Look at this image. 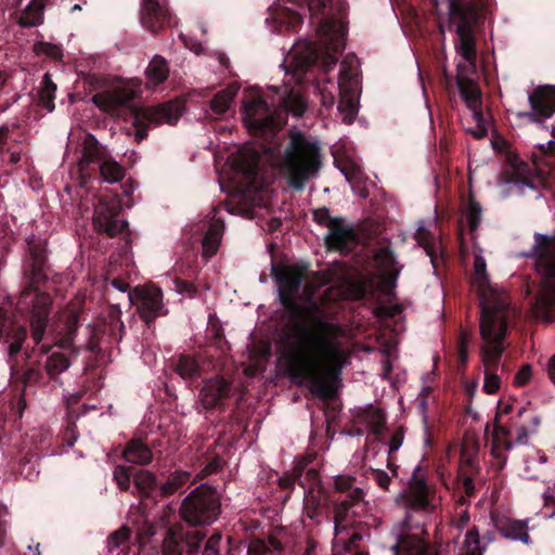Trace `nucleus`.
I'll list each match as a JSON object with an SVG mask.
<instances>
[{
    "label": "nucleus",
    "mask_w": 555,
    "mask_h": 555,
    "mask_svg": "<svg viewBox=\"0 0 555 555\" xmlns=\"http://www.w3.org/2000/svg\"><path fill=\"white\" fill-rule=\"evenodd\" d=\"M29 257L24 263L25 286L16 302V310L29 321L33 348H24L27 328L13 320L11 312L0 308V343L7 346L10 382L24 391L42 383L44 375L57 382L70 366L69 350H53L57 346L42 343L50 320L52 298L40 287L49 279L47 242L39 237L27 240Z\"/></svg>",
    "instance_id": "f257e3e1"
},
{
    "label": "nucleus",
    "mask_w": 555,
    "mask_h": 555,
    "mask_svg": "<svg viewBox=\"0 0 555 555\" xmlns=\"http://www.w3.org/2000/svg\"><path fill=\"white\" fill-rule=\"evenodd\" d=\"M287 280L291 289L297 292L301 284V274L293 273L288 276V270L280 259V305L288 310L295 323L298 340L288 362L291 380L308 388L313 397L332 400L337 395L335 380L339 372L328 369L326 360H336L340 352L324 336L309 327L308 323L314 319L320 326H325L326 323L314 317L310 308L296 302L281 287Z\"/></svg>",
    "instance_id": "f03ea898"
},
{
    "label": "nucleus",
    "mask_w": 555,
    "mask_h": 555,
    "mask_svg": "<svg viewBox=\"0 0 555 555\" xmlns=\"http://www.w3.org/2000/svg\"><path fill=\"white\" fill-rule=\"evenodd\" d=\"M241 114L256 142L240 150L234 166L243 175L246 191L257 198L258 205L270 207L274 203L273 184L278 177V108H271L257 94L244 100Z\"/></svg>",
    "instance_id": "7ed1b4c3"
},
{
    "label": "nucleus",
    "mask_w": 555,
    "mask_h": 555,
    "mask_svg": "<svg viewBox=\"0 0 555 555\" xmlns=\"http://www.w3.org/2000/svg\"><path fill=\"white\" fill-rule=\"evenodd\" d=\"M434 492L430 491L424 468L417 465L405 489L398 495V502L405 515L392 533L396 542L391 545L393 555H439L430 544L428 533L421 521H414V514L428 515L434 512Z\"/></svg>",
    "instance_id": "20e7f679"
},
{
    "label": "nucleus",
    "mask_w": 555,
    "mask_h": 555,
    "mask_svg": "<svg viewBox=\"0 0 555 555\" xmlns=\"http://www.w3.org/2000/svg\"><path fill=\"white\" fill-rule=\"evenodd\" d=\"M356 478L338 476L334 480L337 498L333 500L334 530L332 555H369L359 548L363 539V524L360 518L367 512L362 488L354 486Z\"/></svg>",
    "instance_id": "39448f33"
},
{
    "label": "nucleus",
    "mask_w": 555,
    "mask_h": 555,
    "mask_svg": "<svg viewBox=\"0 0 555 555\" xmlns=\"http://www.w3.org/2000/svg\"><path fill=\"white\" fill-rule=\"evenodd\" d=\"M315 453H306L296 457L291 469L280 477V492L286 491L283 504L289 499L291 492L298 485L304 489V511L310 519H317L323 509L333 503L328 492L321 485L319 470L311 466Z\"/></svg>",
    "instance_id": "423d86ee"
},
{
    "label": "nucleus",
    "mask_w": 555,
    "mask_h": 555,
    "mask_svg": "<svg viewBox=\"0 0 555 555\" xmlns=\"http://www.w3.org/2000/svg\"><path fill=\"white\" fill-rule=\"evenodd\" d=\"M321 165V149L318 142L295 128L291 129L283 158L280 155V169H284L288 186L295 191H302L307 181L318 173Z\"/></svg>",
    "instance_id": "0eeeda50"
},
{
    "label": "nucleus",
    "mask_w": 555,
    "mask_h": 555,
    "mask_svg": "<svg viewBox=\"0 0 555 555\" xmlns=\"http://www.w3.org/2000/svg\"><path fill=\"white\" fill-rule=\"evenodd\" d=\"M504 307V304H501L496 309L485 307L480 321V335L483 340L480 348V356L485 365L483 390L489 395L495 393L501 384L496 370L505 350L504 341L507 333Z\"/></svg>",
    "instance_id": "6e6552de"
},
{
    "label": "nucleus",
    "mask_w": 555,
    "mask_h": 555,
    "mask_svg": "<svg viewBox=\"0 0 555 555\" xmlns=\"http://www.w3.org/2000/svg\"><path fill=\"white\" fill-rule=\"evenodd\" d=\"M436 10L446 7L449 28L455 31V49L467 62L477 57L475 26L481 21L489 0H431Z\"/></svg>",
    "instance_id": "1a4fd4ad"
},
{
    "label": "nucleus",
    "mask_w": 555,
    "mask_h": 555,
    "mask_svg": "<svg viewBox=\"0 0 555 555\" xmlns=\"http://www.w3.org/2000/svg\"><path fill=\"white\" fill-rule=\"evenodd\" d=\"M261 310L262 306L259 307V311ZM273 346L278 352V310H273L269 315L259 312V322L246 346L247 360L244 372L247 376L254 377L266 370Z\"/></svg>",
    "instance_id": "9d476101"
},
{
    "label": "nucleus",
    "mask_w": 555,
    "mask_h": 555,
    "mask_svg": "<svg viewBox=\"0 0 555 555\" xmlns=\"http://www.w3.org/2000/svg\"><path fill=\"white\" fill-rule=\"evenodd\" d=\"M220 512L219 494L207 485H201L191 491L180 506L181 518L193 527L211 525L218 519Z\"/></svg>",
    "instance_id": "9b49d317"
},
{
    "label": "nucleus",
    "mask_w": 555,
    "mask_h": 555,
    "mask_svg": "<svg viewBox=\"0 0 555 555\" xmlns=\"http://www.w3.org/2000/svg\"><path fill=\"white\" fill-rule=\"evenodd\" d=\"M93 225L98 233L108 237L125 234L126 244L130 243L129 224L124 217L121 201L116 196H104L99 199L94 207Z\"/></svg>",
    "instance_id": "f8f14e48"
},
{
    "label": "nucleus",
    "mask_w": 555,
    "mask_h": 555,
    "mask_svg": "<svg viewBox=\"0 0 555 555\" xmlns=\"http://www.w3.org/2000/svg\"><path fill=\"white\" fill-rule=\"evenodd\" d=\"M82 313L83 309L80 305L70 304L57 313L50 324L49 331L47 330L53 346H57L62 350H69L70 354L75 357H78L80 351V348L75 345V337L82 320Z\"/></svg>",
    "instance_id": "ddd939ff"
},
{
    "label": "nucleus",
    "mask_w": 555,
    "mask_h": 555,
    "mask_svg": "<svg viewBox=\"0 0 555 555\" xmlns=\"http://www.w3.org/2000/svg\"><path fill=\"white\" fill-rule=\"evenodd\" d=\"M86 347L92 353H100V344L107 340L109 344L119 343L125 333V325L121 321V309L118 305H112L108 309L107 317L100 323L87 327Z\"/></svg>",
    "instance_id": "4468645a"
},
{
    "label": "nucleus",
    "mask_w": 555,
    "mask_h": 555,
    "mask_svg": "<svg viewBox=\"0 0 555 555\" xmlns=\"http://www.w3.org/2000/svg\"><path fill=\"white\" fill-rule=\"evenodd\" d=\"M91 165L98 166L100 175L105 182H119L125 177V168L111 156H106L95 137L88 134L85 141L80 166L82 170H88Z\"/></svg>",
    "instance_id": "2eb2a0df"
},
{
    "label": "nucleus",
    "mask_w": 555,
    "mask_h": 555,
    "mask_svg": "<svg viewBox=\"0 0 555 555\" xmlns=\"http://www.w3.org/2000/svg\"><path fill=\"white\" fill-rule=\"evenodd\" d=\"M183 106L179 103L167 102L154 107H145L134 114L133 126L135 128V141L146 139L151 126H159L164 122L175 125L182 115Z\"/></svg>",
    "instance_id": "dca6fc26"
},
{
    "label": "nucleus",
    "mask_w": 555,
    "mask_h": 555,
    "mask_svg": "<svg viewBox=\"0 0 555 555\" xmlns=\"http://www.w3.org/2000/svg\"><path fill=\"white\" fill-rule=\"evenodd\" d=\"M129 301L135 307L140 319L150 327L154 321L167 314L163 304V291L153 285H138L129 292Z\"/></svg>",
    "instance_id": "f3484780"
},
{
    "label": "nucleus",
    "mask_w": 555,
    "mask_h": 555,
    "mask_svg": "<svg viewBox=\"0 0 555 555\" xmlns=\"http://www.w3.org/2000/svg\"><path fill=\"white\" fill-rule=\"evenodd\" d=\"M206 533L185 530L182 524L168 527L163 542L164 555H199V548Z\"/></svg>",
    "instance_id": "a211bd4d"
},
{
    "label": "nucleus",
    "mask_w": 555,
    "mask_h": 555,
    "mask_svg": "<svg viewBox=\"0 0 555 555\" xmlns=\"http://www.w3.org/2000/svg\"><path fill=\"white\" fill-rule=\"evenodd\" d=\"M232 395V382L216 375L204 382L199 391V402L203 409L207 411H224Z\"/></svg>",
    "instance_id": "6ab92c4d"
},
{
    "label": "nucleus",
    "mask_w": 555,
    "mask_h": 555,
    "mask_svg": "<svg viewBox=\"0 0 555 555\" xmlns=\"http://www.w3.org/2000/svg\"><path fill=\"white\" fill-rule=\"evenodd\" d=\"M357 77L350 68L345 66L339 72V94L338 111L343 115V121L351 125L358 114Z\"/></svg>",
    "instance_id": "aec40b11"
},
{
    "label": "nucleus",
    "mask_w": 555,
    "mask_h": 555,
    "mask_svg": "<svg viewBox=\"0 0 555 555\" xmlns=\"http://www.w3.org/2000/svg\"><path fill=\"white\" fill-rule=\"evenodd\" d=\"M530 112L519 113V117H526L532 122L541 124L551 118L555 113V86H541L529 94Z\"/></svg>",
    "instance_id": "412c9836"
},
{
    "label": "nucleus",
    "mask_w": 555,
    "mask_h": 555,
    "mask_svg": "<svg viewBox=\"0 0 555 555\" xmlns=\"http://www.w3.org/2000/svg\"><path fill=\"white\" fill-rule=\"evenodd\" d=\"M158 492L157 477L153 472L142 468L134 472L131 494L139 499L142 515L156 505V493Z\"/></svg>",
    "instance_id": "4be33fe9"
},
{
    "label": "nucleus",
    "mask_w": 555,
    "mask_h": 555,
    "mask_svg": "<svg viewBox=\"0 0 555 555\" xmlns=\"http://www.w3.org/2000/svg\"><path fill=\"white\" fill-rule=\"evenodd\" d=\"M140 22L145 29L153 34H157L165 27H172L176 24L169 9L158 0H142Z\"/></svg>",
    "instance_id": "5701e85b"
},
{
    "label": "nucleus",
    "mask_w": 555,
    "mask_h": 555,
    "mask_svg": "<svg viewBox=\"0 0 555 555\" xmlns=\"http://www.w3.org/2000/svg\"><path fill=\"white\" fill-rule=\"evenodd\" d=\"M34 448L21 451L18 463V473L27 480L35 481L39 476L38 462L42 451L50 444L48 437H43L41 433H33L30 437Z\"/></svg>",
    "instance_id": "b1692460"
},
{
    "label": "nucleus",
    "mask_w": 555,
    "mask_h": 555,
    "mask_svg": "<svg viewBox=\"0 0 555 555\" xmlns=\"http://www.w3.org/2000/svg\"><path fill=\"white\" fill-rule=\"evenodd\" d=\"M309 102L300 85L285 86L283 94L280 93V131L285 125L282 113L294 118H301L307 113Z\"/></svg>",
    "instance_id": "393cba45"
},
{
    "label": "nucleus",
    "mask_w": 555,
    "mask_h": 555,
    "mask_svg": "<svg viewBox=\"0 0 555 555\" xmlns=\"http://www.w3.org/2000/svg\"><path fill=\"white\" fill-rule=\"evenodd\" d=\"M534 242L537 270L544 275L546 283L555 288V251L551 249L553 238L535 233Z\"/></svg>",
    "instance_id": "a878e982"
},
{
    "label": "nucleus",
    "mask_w": 555,
    "mask_h": 555,
    "mask_svg": "<svg viewBox=\"0 0 555 555\" xmlns=\"http://www.w3.org/2000/svg\"><path fill=\"white\" fill-rule=\"evenodd\" d=\"M358 235L352 225L347 224L344 218L339 219L325 236V245L330 250L349 254L358 245Z\"/></svg>",
    "instance_id": "bb28decb"
},
{
    "label": "nucleus",
    "mask_w": 555,
    "mask_h": 555,
    "mask_svg": "<svg viewBox=\"0 0 555 555\" xmlns=\"http://www.w3.org/2000/svg\"><path fill=\"white\" fill-rule=\"evenodd\" d=\"M474 284L478 288V293L481 299V311H483L485 307H491L496 309L501 304H504V315L506 321L508 320V304L505 299L495 297L493 300L487 299V294L492 293L490 286L489 275L487 273V264L486 260L481 256H475L474 259V275H473ZM482 318V312H480V319Z\"/></svg>",
    "instance_id": "cd10ccee"
},
{
    "label": "nucleus",
    "mask_w": 555,
    "mask_h": 555,
    "mask_svg": "<svg viewBox=\"0 0 555 555\" xmlns=\"http://www.w3.org/2000/svg\"><path fill=\"white\" fill-rule=\"evenodd\" d=\"M133 91L118 88L109 91L98 92L92 96V102L101 111L109 114L116 113L119 108L127 106L133 100Z\"/></svg>",
    "instance_id": "c85d7f7f"
},
{
    "label": "nucleus",
    "mask_w": 555,
    "mask_h": 555,
    "mask_svg": "<svg viewBox=\"0 0 555 555\" xmlns=\"http://www.w3.org/2000/svg\"><path fill=\"white\" fill-rule=\"evenodd\" d=\"M374 260L382 270V281L385 288L391 291L396 287L397 279L401 270V268L398 267L393 251L388 246L380 247L376 249Z\"/></svg>",
    "instance_id": "c756f323"
},
{
    "label": "nucleus",
    "mask_w": 555,
    "mask_h": 555,
    "mask_svg": "<svg viewBox=\"0 0 555 555\" xmlns=\"http://www.w3.org/2000/svg\"><path fill=\"white\" fill-rule=\"evenodd\" d=\"M491 520L494 528L505 539L519 540L526 544L530 542V535L528 533L527 522L522 520L512 519L506 516H500L495 513H491Z\"/></svg>",
    "instance_id": "7c9ffc66"
},
{
    "label": "nucleus",
    "mask_w": 555,
    "mask_h": 555,
    "mask_svg": "<svg viewBox=\"0 0 555 555\" xmlns=\"http://www.w3.org/2000/svg\"><path fill=\"white\" fill-rule=\"evenodd\" d=\"M457 87H459L461 96L466 102L467 106L474 112V115L479 124L482 119V112L480 109V106H481L480 89L473 81V79L467 78V77H459L457 78Z\"/></svg>",
    "instance_id": "2f4dec72"
},
{
    "label": "nucleus",
    "mask_w": 555,
    "mask_h": 555,
    "mask_svg": "<svg viewBox=\"0 0 555 555\" xmlns=\"http://www.w3.org/2000/svg\"><path fill=\"white\" fill-rule=\"evenodd\" d=\"M122 457L129 463L144 466L152 462L153 452L141 439L132 438L126 443Z\"/></svg>",
    "instance_id": "473e14b6"
},
{
    "label": "nucleus",
    "mask_w": 555,
    "mask_h": 555,
    "mask_svg": "<svg viewBox=\"0 0 555 555\" xmlns=\"http://www.w3.org/2000/svg\"><path fill=\"white\" fill-rule=\"evenodd\" d=\"M237 91L238 87L236 85H231L225 89L218 91L209 101V108L217 118L223 117L229 112Z\"/></svg>",
    "instance_id": "72a5a7b5"
},
{
    "label": "nucleus",
    "mask_w": 555,
    "mask_h": 555,
    "mask_svg": "<svg viewBox=\"0 0 555 555\" xmlns=\"http://www.w3.org/2000/svg\"><path fill=\"white\" fill-rule=\"evenodd\" d=\"M145 76L146 88H156L166 81L169 76L167 61L160 55H155L145 69Z\"/></svg>",
    "instance_id": "f704fd0d"
},
{
    "label": "nucleus",
    "mask_w": 555,
    "mask_h": 555,
    "mask_svg": "<svg viewBox=\"0 0 555 555\" xmlns=\"http://www.w3.org/2000/svg\"><path fill=\"white\" fill-rule=\"evenodd\" d=\"M335 165L351 184L352 190L367 180L362 168L349 157L335 158Z\"/></svg>",
    "instance_id": "c9c22d12"
},
{
    "label": "nucleus",
    "mask_w": 555,
    "mask_h": 555,
    "mask_svg": "<svg viewBox=\"0 0 555 555\" xmlns=\"http://www.w3.org/2000/svg\"><path fill=\"white\" fill-rule=\"evenodd\" d=\"M224 224L221 220H214L206 234L203 238V256L205 257H211L214 256L219 247V244L221 242V236L223 232Z\"/></svg>",
    "instance_id": "e433bc0d"
},
{
    "label": "nucleus",
    "mask_w": 555,
    "mask_h": 555,
    "mask_svg": "<svg viewBox=\"0 0 555 555\" xmlns=\"http://www.w3.org/2000/svg\"><path fill=\"white\" fill-rule=\"evenodd\" d=\"M43 4L38 0H31L20 14L17 24L23 28L35 27L43 22Z\"/></svg>",
    "instance_id": "4c0bfd02"
},
{
    "label": "nucleus",
    "mask_w": 555,
    "mask_h": 555,
    "mask_svg": "<svg viewBox=\"0 0 555 555\" xmlns=\"http://www.w3.org/2000/svg\"><path fill=\"white\" fill-rule=\"evenodd\" d=\"M504 177L508 183L531 185L529 167L518 159L511 160V168L504 171Z\"/></svg>",
    "instance_id": "58836bf2"
},
{
    "label": "nucleus",
    "mask_w": 555,
    "mask_h": 555,
    "mask_svg": "<svg viewBox=\"0 0 555 555\" xmlns=\"http://www.w3.org/2000/svg\"><path fill=\"white\" fill-rule=\"evenodd\" d=\"M208 337L210 344L217 348L220 354H227L230 350V344L224 336L220 321L212 315H209Z\"/></svg>",
    "instance_id": "ea45409f"
},
{
    "label": "nucleus",
    "mask_w": 555,
    "mask_h": 555,
    "mask_svg": "<svg viewBox=\"0 0 555 555\" xmlns=\"http://www.w3.org/2000/svg\"><path fill=\"white\" fill-rule=\"evenodd\" d=\"M175 372L183 379H192L201 374L197 360L190 354H181L175 363Z\"/></svg>",
    "instance_id": "a19ab883"
},
{
    "label": "nucleus",
    "mask_w": 555,
    "mask_h": 555,
    "mask_svg": "<svg viewBox=\"0 0 555 555\" xmlns=\"http://www.w3.org/2000/svg\"><path fill=\"white\" fill-rule=\"evenodd\" d=\"M56 92V85L53 82L51 75L46 73L39 88V102L42 107L52 112L54 109V99Z\"/></svg>",
    "instance_id": "79ce46f5"
},
{
    "label": "nucleus",
    "mask_w": 555,
    "mask_h": 555,
    "mask_svg": "<svg viewBox=\"0 0 555 555\" xmlns=\"http://www.w3.org/2000/svg\"><path fill=\"white\" fill-rule=\"evenodd\" d=\"M501 436L504 438L509 436V429L496 422V424L494 426V430H493V446H492L491 453L495 459L501 460L502 463L504 464L506 462V456H504L500 453L499 447H500V444H502L505 450H511L513 448V443L506 439L501 441L500 440Z\"/></svg>",
    "instance_id": "37998d69"
},
{
    "label": "nucleus",
    "mask_w": 555,
    "mask_h": 555,
    "mask_svg": "<svg viewBox=\"0 0 555 555\" xmlns=\"http://www.w3.org/2000/svg\"><path fill=\"white\" fill-rule=\"evenodd\" d=\"M134 469L130 466L117 465L113 472V478L120 491L130 492L133 488Z\"/></svg>",
    "instance_id": "c03bdc74"
},
{
    "label": "nucleus",
    "mask_w": 555,
    "mask_h": 555,
    "mask_svg": "<svg viewBox=\"0 0 555 555\" xmlns=\"http://www.w3.org/2000/svg\"><path fill=\"white\" fill-rule=\"evenodd\" d=\"M461 462L469 474L477 475L479 473L477 442L472 446V449H468L467 447L462 448Z\"/></svg>",
    "instance_id": "a18cd8bd"
},
{
    "label": "nucleus",
    "mask_w": 555,
    "mask_h": 555,
    "mask_svg": "<svg viewBox=\"0 0 555 555\" xmlns=\"http://www.w3.org/2000/svg\"><path fill=\"white\" fill-rule=\"evenodd\" d=\"M366 422L371 428V431L375 436H379L386 424V417L382 410L370 406L366 410Z\"/></svg>",
    "instance_id": "49530a36"
},
{
    "label": "nucleus",
    "mask_w": 555,
    "mask_h": 555,
    "mask_svg": "<svg viewBox=\"0 0 555 555\" xmlns=\"http://www.w3.org/2000/svg\"><path fill=\"white\" fill-rule=\"evenodd\" d=\"M417 244L422 246L434 262L436 256L435 242L431 233L424 227H420L414 235Z\"/></svg>",
    "instance_id": "de8ad7c7"
},
{
    "label": "nucleus",
    "mask_w": 555,
    "mask_h": 555,
    "mask_svg": "<svg viewBox=\"0 0 555 555\" xmlns=\"http://www.w3.org/2000/svg\"><path fill=\"white\" fill-rule=\"evenodd\" d=\"M131 531L127 526L120 527L118 530L112 532L107 537V550L109 553L114 552L118 547H120L122 544L127 543L130 539Z\"/></svg>",
    "instance_id": "09e8293b"
},
{
    "label": "nucleus",
    "mask_w": 555,
    "mask_h": 555,
    "mask_svg": "<svg viewBox=\"0 0 555 555\" xmlns=\"http://www.w3.org/2000/svg\"><path fill=\"white\" fill-rule=\"evenodd\" d=\"M464 545L466 548L465 555H482L480 534L476 527H473L467 531Z\"/></svg>",
    "instance_id": "8fccbe9b"
},
{
    "label": "nucleus",
    "mask_w": 555,
    "mask_h": 555,
    "mask_svg": "<svg viewBox=\"0 0 555 555\" xmlns=\"http://www.w3.org/2000/svg\"><path fill=\"white\" fill-rule=\"evenodd\" d=\"M267 249L270 254V274L268 275L264 271H262L259 275V281L261 283H266L271 278L272 282L274 283L275 288L278 289V257L275 254V243L271 242L267 245Z\"/></svg>",
    "instance_id": "3c124183"
},
{
    "label": "nucleus",
    "mask_w": 555,
    "mask_h": 555,
    "mask_svg": "<svg viewBox=\"0 0 555 555\" xmlns=\"http://www.w3.org/2000/svg\"><path fill=\"white\" fill-rule=\"evenodd\" d=\"M482 208L479 203L473 198L468 203L466 210V218L469 227V231L475 232L481 222Z\"/></svg>",
    "instance_id": "603ef678"
},
{
    "label": "nucleus",
    "mask_w": 555,
    "mask_h": 555,
    "mask_svg": "<svg viewBox=\"0 0 555 555\" xmlns=\"http://www.w3.org/2000/svg\"><path fill=\"white\" fill-rule=\"evenodd\" d=\"M314 63V57L312 54H297L294 55V76L298 80H301L305 73L312 66Z\"/></svg>",
    "instance_id": "864d4df0"
},
{
    "label": "nucleus",
    "mask_w": 555,
    "mask_h": 555,
    "mask_svg": "<svg viewBox=\"0 0 555 555\" xmlns=\"http://www.w3.org/2000/svg\"><path fill=\"white\" fill-rule=\"evenodd\" d=\"M34 51L38 55L43 54L53 60H61L63 57L62 48L60 46H56V44H53L50 42H44V41L37 42L34 46Z\"/></svg>",
    "instance_id": "5fc2aeb1"
},
{
    "label": "nucleus",
    "mask_w": 555,
    "mask_h": 555,
    "mask_svg": "<svg viewBox=\"0 0 555 555\" xmlns=\"http://www.w3.org/2000/svg\"><path fill=\"white\" fill-rule=\"evenodd\" d=\"M341 217H332L330 209L326 207H320L313 211V220L328 230L335 224Z\"/></svg>",
    "instance_id": "6e6d98bb"
},
{
    "label": "nucleus",
    "mask_w": 555,
    "mask_h": 555,
    "mask_svg": "<svg viewBox=\"0 0 555 555\" xmlns=\"http://www.w3.org/2000/svg\"><path fill=\"white\" fill-rule=\"evenodd\" d=\"M13 241V231L7 220L0 218V250L1 253L9 249Z\"/></svg>",
    "instance_id": "4d7b16f0"
},
{
    "label": "nucleus",
    "mask_w": 555,
    "mask_h": 555,
    "mask_svg": "<svg viewBox=\"0 0 555 555\" xmlns=\"http://www.w3.org/2000/svg\"><path fill=\"white\" fill-rule=\"evenodd\" d=\"M404 439V428L401 426L397 428L389 441V456H388V467H391V454L400 449Z\"/></svg>",
    "instance_id": "13d9d810"
},
{
    "label": "nucleus",
    "mask_w": 555,
    "mask_h": 555,
    "mask_svg": "<svg viewBox=\"0 0 555 555\" xmlns=\"http://www.w3.org/2000/svg\"><path fill=\"white\" fill-rule=\"evenodd\" d=\"M468 335L464 331H462L457 344L459 362L461 365H466L468 361Z\"/></svg>",
    "instance_id": "bf43d9fd"
},
{
    "label": "nucleus",
    "mask_w": 555,
    "mask_h": 555,
    "mask_svg": "<svg viewBox=\"0 0 555 555\" xmlns=\"http://www.w3.org/2000/svg\"><path fill=\"white\" fill-rule=\"evenodd\" d=\"M168 478L172 482V485L177 488V490H181L191 479V474L186 470H175L171 473Z\"/></svg>",
    "instance_id": "052dcab7"
},
{
    "label": "nucleus",
    "mask_w": 555,
    "mask_h": 555,
    "mask_svg": "<svg viewBox=\"0 0 555 555\" xmlns=\"http://www.w3.org/2000/svg\"><path fill=\"white\" fill-rule=\"evenodd\" d=\"M463 495L459 499L457 503L461 505L467 504V499L475 495V483L473 477H465L462 483Z\"/></svg>",
    "instance_id": "680f3d73"
},
{
    "label": "nucleus",
    "mask_w": 555,
    "mask_h": 555,
    "mask_svg": "<svg viewBox=\"0 0 555 555\" xmlns=\"http://www.w3.org/2000/svg\"><path fill=\"white\" fill-rule=\"evenodd\" d=\"M270 546L264 540L255 539L249 543L248 555H266L270 553Z\"/></svg>",
    "instance_id": "e2e57ef3"
},
{
    "label": "nucleus",
    "mask_w": 555,
    "mask_h": 555,
    "mask_svg": "<svg viewBox=\"0 0 555 555\" xmlns=\"http://www.w3.org/2000/svg\"><path fill=\"white\" fill-rule=\"evenodd\" d=\"M532 375V369L530 364L522 365L515 375L514 383L518 387H522L528 384Z\"/></svg>",
    "instance_id": "0e129e2a"
},
{
    "label": "nucleus",
    "mask_w": 555,
    "mask_h": 555,
    "mask_svg": "<svg viewBox=\"0 0 555 555\" xmlns=\"http://www.w3.org/2000/svg\"><path fill=\"white\" fill-rule=\"evenodd\" d=\"M10 408H11L12 417L14 418V421L22 418L23 412L26 408V400H25L23 393H21L15 399L14 402H11Z\"/></svg>",
    "instance_id": "69168bd1"
},
{
    "label": "nucleus",
    "mask_w": 555,
    "mask_h": 555,
    "mask_svg": "<svg viewBox=\"0 0 555 555\" xmlns=\"http://www.w3.org/2000/svg\"><path fill=\"white\" fill-rule=\"evenodd\" d=\"M158 493H156V504L159 500L164 498H168L176 492H178L177 488L172 485L169 478H167L166 482L158 485Z\"/></svg>",
    "instance_id": "338daca9"
},
{
    "label": "nucleus",
    "mask_w": 555,
    "mask_h": 555,
    "mask_svg": "<svg viewBox=\"0 0 555 555\" xmlns=\"http://www.w3.org/2000/svg\"><path fill=\"white\" fill-rule=\"evenodd\" d=\"M372 477L382 489L388 490L391 478L385 470L375 469L372 472Z\"/></svg>",
    "instance_id": "774afa93"
}]
</instances>
